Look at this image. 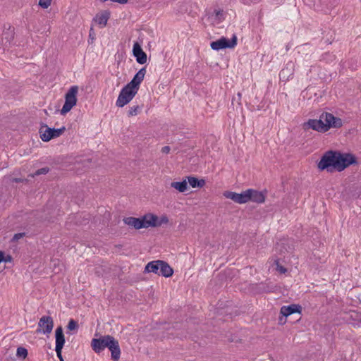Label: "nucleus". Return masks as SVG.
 I'll return each instance as SVG.
<instances>
[{"label":"nucleus","mask_w":361,"mask_h":361,"mask_svg":"<svg viewBox=\"0 0 361 361\" xmlns=\"http://www.w3.org/2000/svg\"><path fill=\"white\" fill-rule=\"evenodd\" d=\"M137 93V90L130 87L129 85H125L121 90L116 105L118 107H123L128 104Z\"/></svg>","instance_id":"obj_6"},{"label":"nucleus","mask_w":361,"mask_h":361,"mask_svg":"<svg viewBox=\"0 0 361 361\" xmlns=\"http://www.w3.org/2000/svg\"><path fill=\"white\" fill-rule=\"evenodd\" d=\"M343 126L341 118L329 112H323L319 119H309L304 123V128H312L319 133H326L331 128H340Z\"/></svg>","instance_id":"obj_2"},{"label":"nucleus","mask_w":361,"mask_h":361,"mask_svg":"<svg viewBox=\"0 0 361 361\" xmlns=\"http://www.w3.org/2000/svg\"><path fill=\"white\" fill-rule=\"evenodd\" d=\"M261 286H262V287H260V288L262 289L264 291H266V292H270L273 289L272 287H271V288H269V287L265 288V285L264 283H262Z\"/></svg>","instance_id":"obj_34"},{"label":"nucleus","mask_w":361,"mask_h":361,"mask_svg":"<svg viewBox=\"0 0 361 361\" xmlns=\"http://www.w3.org/2000/svg\"><path fill=\"white\" fill-rule=\"evenodd\" d=\"M248 189L243 191L241 193H237L232 191H225L224 192V196L226 198L230 199L238 204H245L248 202Z\"/></svg>","instance_id":"obj_11"},{"label":"nucleus","mask_w":361,"mask_h":361,"mask_svg":"<svg viewBox=\"0 0 361 361\" xmlns=\"http://www.w3.org/2000/svg\"><path fill=\"white\" fill-rule=\"evenodd\" d=\"M145 74L146 68L143 67L137 72V73L134 75L131 81L128 82L127 85H129L130 87H133L134 89L138 91L140 85L142 82Z\"/></svg>","instance_id":"obj_18"},{"label":"nucleus","mask_w":361,"mask_h":361,"mask_svg":"<svg viewBox=\"0 0 361 361\" xmlns=\"http://www.w3.org/2000/svg\"><path fill=\"white\" fill-rule=\"evenodd\" d=\"M241 98H242L241 93L240 92H238L236 97H234L233 98V99H232V104L233 105L234 104V102H236L238 105H240L241 104V103H240Z\"/></svg>","instance_id":"obj_28"},{"label":"nucleus","mask_w":361,"mask_h":361,"mask_svg":"<svg viewBox=\"0 0 361 361\" xmlns=\"http://www.w3.org/2000/svg\"><path fill=\"white\" fill-rule=\"evenodd\" d=\"M142 106H143V105H142V106L134 105V106L130 107V109L128 111V116L129 117H130V116H134L137 115L139 114V112L140 111Z\"/></svg>","instance_id":"obj_23"},{"label":"nucleus","mask_w":361,"mask_h":361,"mask_svg":"<svg viewBox=\"0 0 361 361\" xmlns=\"http://www.w3.org/2000/svg\"><path fill=\"white\" fill-rule=\"evenodd\" d=\"M294 63L292 61H288L286 66L280 71L279 78L282 81H288L293 75L294 73Z\"/></svg>","instance_id":"obj_17"},{"label":"nucleus","mask_w":361,"mask_h":361,"mask_svg":"<svg viewBox=\"0 0 361 361\" xmlns=\"http://www.w3.org/2000/svg\"><path fill=\"white\" fill-rule=\"evenodd\" d=\"M133 54L138 63L144 64L147 62V54L142 50L141 45L137 42L133 44Z\"/></svg>","instance_id":"obj_12"},{"label":"nucleus","mask_w":361,"mask_h":361,"mask_svg":"<svg viewBox=\"0 0 361 361\" xmlns=\"http://www.w3.org/2000/svg\"><path fill=\"white\" fill-rule=\"evenodd\" d=\"M237 37L233 35L231 39L221 37L220 39L213 41L210 47L213 50L219 51L227 48H233L237 44Z\"/></svg>","instance_id":"obj_8"},{"label":"nucleus","mask_w":361,"mask_h":361,"mask_svg":"<svg viewBox=\"0 0 361 361\" xmlns=\"http://www.w3.org/2000/svg\"><path fill=\"white\" fill-rule=\"evenodd\" d=\"M3 251H0V264L1 263V260L3 259Z\"/></svg>","instance_id":"obj_36"},{"label":"nucleus","mask_w":361,"mask_h":361,"mask_svg":"<svg viewBox=\"0 0 361 361\" xmlns=\"http://www.w3.org/2000/svg\"><path fill=\"white\" fill-rule=\"evenodd\" d=\"M91 347L97 354L108 348L111 352V358L113 361H118L120 359L121 348L118 341L111 335H105L98 338H93L91 341Z\"/></svg>","instance_id":"obj_3"},{"label":"nucleus","mask_w":361,"mask_h":361,"mask_svg":"<svg viewBox=\"0 0 361 361\" xmlns=\"http://www.w3.org/2000/svg\"><path fill=\"white\" fill-rule=\"evenodd\" d=\"M171 150V148L169 146H164L161 148V152L164 154H168Z\"/></svg>","instance_id":"obj_33"},{"label":"nucleus","mask_w":361,"mask_h":361,"mask_svg":"<svg viewBox=\"0 0 361 361\" xmlns=\"http://www.w3.org/2000/svg\"><path fill=\"white\" fill-rule=\"evenodd\" d=\"M24 235H25V233H16L13 235V240H18L20 239L21 238H23Z\"/></svg>","instance_id":"obj_31"},{"label":"nucleus","mask_w":361,"mask_h":361,"mask_svg":"<svg viewBox=\"0 0 361 361\" xmlns=\"http://www.w3.org/2000/svg\"><path fill=\"white\" fill-rule=\"evenodd\" d=\"M3 259L1 260V262H11L12 260H13V257L10 255H5V252H3Z\"/></svg>","instance_id":"obj_29"},{"label":"nucleus","mask_w":361,"mask_h":361,"mask_svg":"<svg viewBox=\"0 0 361 361\" xmlns=\"http://www.w3.org/2000/svg\"><path fill=\"white\" fill-rule=\"evenodd\" d=\"M148 221V213L139 218L130 216L123 219L125 224L137 230L149 228Z\"/></svg>","instance_id":"obj_9"},{"label":"nucleus","mask_w":361,"mask_h":361,"mask_svg":"<svg viewBox=\"0 0 361 361\" xmlns=\"http://www.w3.org/2000/svg\"><path fill=\"white\" fill-rule=\"evenodd\" d=\"M55 351L56 353L57 357L60 360V361H63V356H62V349H55Z\"/></svg>","instance_id":"obj_32"},{"label":"nucleus","mask_w":361,"mask_h":361,"mask_svg":"<svg viewBox=\"0 0 361 361\" xmlns=\"http://www.w3.org/2000/svg\"><path fill=\"white\" fill-rule=\"evenodd\" d=\"M145 273H154L166 278L170 277L173 274V269L165 261L154 260L148 262L145 267Z\"/></svg>","instance_id":"obj_4"},{"label":"nucleus","mask_w":361,"mask_h":361,"mask_svg":"<svg viewBox=\"0 0 361 361\" xmlns=\"http://www.w3.org/2000/svg\"><path fill=\"white\" fill-rule=\"evenodd\" d=\"M188 183L193 188H202L205 185V180L204 179H198L195 176H188Z\"/></svg>","instance_id":"obj_20"},{"label":"nucleus","mask_w":361,"mask_h":361,"mask_svg":"<svg viewBox=\"0 0 361 361\" xmlns=\"http://www.w3.org/2000/svg\"><path fill=\"white\" fill-rule=\"evenodd\" d=\"M49 171V167H43L38 170H37L35 173L32 176V177H35V176H39L42 174H47Z\"/></svg>","instance_id":"obj_26"},{"label":"nucleus","mask_w":361,"mask_h":361,"mask_svg":"<svg viewBox=\"0 0 361 361\" xmlns=\"http://www.w3.org/2000/svg\"><path fill=\"white\" fill-rule=\"evenodd\" d=\"M109 18V13L108 12H105L99 16L97 15L94 20L102 27H104L106 26Z\"/></svg>","instance_id":"obj_22"},{"label":"nucleus","mask_w":361,"mask_h":361,"mask_svg":"<svg viewBox=\"0 0 361 361\" xmlns=\"http://www.w3.org/2000/svg\"><path fill=\"white\" fill-rule=\"evenodd\" d=\"M148 226H149V227H159L169 223V218L166 215H162L159 218L154 214L148 213Z\"/></svg>","instance_id":"obj_14"},{"label":"nucleus","mask_w":361,"mask_h":361,"mask_svg":"<svg viewBox=\"0 0 361 361\" xmlns=\"http://www.w3.org/2000/svg\"><path fill=\"white\" fill-rule=\"evenodd\" d=\"M14 28L11 26L6 30H5L2 34L1 37V42L4 49L9 48L14 39Z\"/></svg>","instance_id":"obj_15"},{"label":"nucleus","mask_w":361,"mask_h":361,"mask_svg":"<svg viewBox=\"0 0 361 361\" xmlns=\"http://www.w3.org/2000/svg\"><path fill=\"white\" fill-rule=\"evenodd\" d=\"M78 87L76 85L72 86L65 95V103L61 110V114L65 115L76 105Z\"/></svg>","instance_id":"obj_7"},{"label":"nucleus","mask_w":361,"mask_h":361,"mask_svg":"<svg viewBox=\"0 0 361 361\" xmlns=\"http://www.w3.org/2000/svg\"><path fill=\"white\" fill-rule=\"evenodd\" d=\"M15 181H16V182H17V183H18V182H20V181H21V180H20V178H16V179H15Z\"/></svg>","instance_id":"obj_37"},{"label":"nucleus","mask_w":361,"mask_h":361,"mask_svg":"<svg viewBox=\"0 0 361 361\" xmlns=\"http://www.w3.org/2000/svg\"><path fill=\"white\" fill-rule=\"evenodd\" d=\"M66 130L64 126L60 128H49L44 123H41L39 129V137L44 142H49L52 139L60 137Z\"/></svg>","instance_id":"obj_5"},{"label":"nucleus","mask_w":361,"mask_h":361,"mask_svg":"<svg viewBox=\"0 0 361 361\" xmlns=\"http://www.w3.org/2000/svg\"><path fill=\"white\" fill-rule=\"evenodd\" d=\"M27 350L24 347H18L16 350V356L25 359L27 356Z\"/></svg>","instance_id":"obj_24"},{"label":"nucleus","mask_w":361,"mask_h":361,"mask_svg":"<svg viewBox=\"0 0 361 361\" xmlns=\"http://www.w3.org/2000/svg\"><path fill=\"white\" fill-rule=\"evenodd\" d=\"M302 312V307L298 304H290L289 305H283L281 307L280 314L288 317L293 314Z\"/></svg>","instance_id":"obj_16"},{"label":"nucleus","mask_w":361,"mask_h":361,"mask_svg":"<svg viewBox=\"0 0 361 361\" xmlns=\"http://www.w3.org/2000/svg\"><path fill=\"white\" fill-rule=\"evenodd\" d=\"M54 327V320L50 316H42L38 322L37 333L49 334L51 332Z\"/></svg>","instance_id":"obj_10"},{"label":"nucleus","mask_w":361,"mask_h":361,"mask_svg":"<svg viewBox=\"0 0 361 361\" xmlns=\"http://www.w3.org/2000/svg\"><path fill=\"white\" fill-rule=\"evenodd\" d=\"M286 318H287V317L281 314V316L279 318V324H280V325L285 324L287 322Z\"/></svg>","instance_id":"obj_30"},{"label":"nucleus","mask_w":361,"mask_h":361,"mask_svg":"<svg viewBox=\"0 0 361 361\" xmlns=\"http://www.w3.org/2000/svg\"><path fill=\"white\" fill-rule=\"evenodd\" d=\"M171 187L175 188L180 192H184L188 189V182L186 180L179 182H172Z\"/></svg>","instance_id":"obj_21"},{"label":"nucleus","mask_w":361,"mask_h":361,"mask_svg":"<svg viewBox=\"0 0 361 361\" xmlns=\"http://www.w3.org/2000/svg\"><path fill=\"white\" fill-rule=\"evenodd\" d=\"M278 267H279V270L280 271L281 273H286L287 271L286 269L282 266L281 267L278 266Z\"/></svg>","instance_id":"obj_35"},{"label":"nucleus","mask_w":361,"mask_h":361,"mask_svg":"<svg viewBox=\"0 0 361 361\" xmlns=\"http://www.w3.org/2000/svg\"><path fill=\"white\" fill-rule=\"evenodd\" d=\"M51 0H39V5L43 8H47L51 4Z\"/></svg>","instance_id":"obj_27"},{"label":"nucleus","mask_w":361,"mask_h":361,"mask_svg":"<svg viewBox=\"0 0 361 361\" xmlns=\"http://www.w3.org/2000/svg\"><path fill=\"white\" fill-rule=\"evenodd\" d=\"M67 329L70 331L77 330L78 329V322L73 319H70L67 326Z\"/></svg>","instance_id":"obj_25"},{"label":"nucleus","mask_w":361,"mask_h":361,"mask_svg":"<svg viewBox=\"0 0 361 361\" xmlns=\"http://www.w3.org/2000/svg\"><path fill=\"white\" fill-rule=\"evenodd\" d=\"M289 49V47H288V44L286 46V51H288Z\"/></svg>","instance_id":"obj_38"},{"label":"nucleus","mask_w":361,"mask_h":361,"mask_svg":"<svg viewBox=\"0 0 361 361\" xmlns=\"http://www.w3.org/2000/svg\"><path fill=\"white\" fill-rule=\"evenodd\" d=\"M56 346L55 349H63L65 344V337L61 326H58L55 330Z\"/></svg>","instance_id":"obj_19"},{"label":"nucleus","mask_w":361,"mask_h":361,"mask_svg":"<svg viewBox=\"0 0 361 361\" xmlns=\"http://www.w3.org/2000/svg\"><path fill=\"white\" fill-rule=\"evenodd\" d=\"M248 200L257 204L265 202L267 192L258 191L255 189H248Z\"/></svg>","instance_id":"obj_13"},{"label":"nucleus","mask_w":361,"mask_h":361,"mask_svg":"<svg viewBox=\"0 0 361 361\" xmlns=\"http://www.w3.org/2000/svg\"><path fill=\"white\" fill-rule=\"evenodd\" d=\"M357 164L356 157L351 153L329 150L322 156L317 167L320 171L326 170L329 173L341 172L348 166Z\"/></svg>","instance_id":"obj_1"}]
</instances>
